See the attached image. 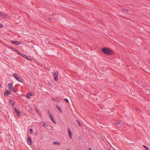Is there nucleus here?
<instances>
[{
  "label": "nucleus",
  "mask_w": 150,
  "mask_h": 150,
  "mask_svg": "<svg viewBox=\"0 0 150 150\" xmlns=\"http://www.w3.org/2000/svg\"><path fill=\"white\" fill-rule=\"evenodd\" d=\"M102 50L103 52L108 55H111L113 53V52L110 49L107 48L106 47H104L103 48Z\"/></svg>",
  "instance_id": "obj_1"
},
{
  "label": "nucleus",
  "mask_w": 150,
  "mask_h": 150,
  "mask_svg": "<svg viewBox=\"0 0 150 150\" xmlns=\"http://www.w3.org/2000/svg\"><path fill=\"white\" fill-rule=\"evenodd\" d=\"M13 76L17 80L21 83H23V79L22 78H20L18 75L16 73H14Z\"/></svg>",
  "instance_id": "obj_2"
},
{
  "label": "nucleus",
  "mask_w": 150,
  "mask_h": 150,
  "mask_svg": "<svg viewBox=\"0 0 150 150\" xmlns=\"http://www.w3.org/2000/svg\"><path fill=\"white\" fill-rule=\"evenodd\" d=\"M52 75L54 77V79L56 81H57L58 80V72L57 71H54L52 73Z\"/></svg>",
  "instance_id": "obj_3"
},
{
  "label": "nucleus",
  "mask_w": 150,
  "mask_h": 150,
  "mask_svg": "<svg viewBox=\"0 0 150 150\" xmlns=\"http://www.w3.org/2000/svg\"><path fill=\"white\" fill-rule=\"evenodd\" d=\"M9 87V89L11 91H13L14 92L16 93V91L14 89L13 84L12 83H9L8 84Z\"/></svg>",
  "instance_id": "obj_4"
},
{
  "label": "nucleus",
  "mask_w": 150,
  "mask_h": 150,
  "mask_svg": "<svg viewBox=\"0 0 150 150\" xmlns=\"http://www.w3.org/2000/svg\"><path fill=\"white\" fill-rule=\"evenodd\" d=\"M48 113H49V116L50 119L54 123L56 124V121L54 120V119L53 118V117H52V115L51 113L50 112V111L48 110Z\"/></svg>",
  "instance_id": "obj_5"
},
{
  "label": "nucleus",
  "mask_w": 150,
  "mask_h": 150,
  "mask_svg": "<svg viewBox=\"0 0 150 150\" xmlns=\"http://www.w3.org/2000/svg\"><path fill=\"white\" fill-rule=\"evenodd\" d=\"M11 42L13 44H15L16 45H19L21 44L20 42H19L17 41L12 40L11 41Z\"/></svg>",
  "instance_id": "obj_6"
},
{
  "label": "nucleus",
  "mask_w": 150,
  "mask_h": 150,
  "mask_svg": "<svg viewBox=\"0 0 150 150\" xmlns=\"http://www.w3.org/2000/svg\"><path fill=\"white\" fill-rule=\"evenodd\" d=\"M14 110L15 112L17 113V116L18 117H19L20 114V112L16 108H14Z\"/></svg>",
  "instance_id": "obj_7"
},
{
  "label": "nucleus",
  "mask_w": 150,
  "mask_h": 150,
  "mask_svg": "<svg viewBox=\"0 0 150 150\" xmlns=\"http://www.w3.org/2000/svg\"><path fill=\"white\" fill-rule=\"evenodd\" d=\"M68 134L69 135V137L71 139L72 138L71 132V131L70 129L69 128H68Z\"/></svg>",
  "instance_id": "obj_8"
},
{
  "label": "nucleus",
  "mask_w": 150,
  "mask_h": 150,
  "mask_svg": "<svg viewBox=\"0 0 150 150\" xmlns=\"http://www.w3.org/2000/svg\"><path fill=\"white\" fill-rule=\"evenodd\" d=\"M10 93V91L9 90H7L4 92V95L5 96H7Z\"/></svg>",
  "instance_id": "obj_9"
},
{
  "label": "nucleus",
  "mask_w": 150,
  "mask_h": 150,
  "mask_svg": "<svg viewBox=\"0 0 150 150\" xmlns=\"http://www.w3.org/2000/svg\"><path fill=\"white\" fill-rule=\"evenodd\" d=\"M32 140L30 139V138L29 137L28 138V143L30 145L32 144Z\"/></svg>",
  "instance_id": "obj_10"
},
{
  "label": "nucleus",
  "mask_w": 150,
  "mask_h": 150,
  "mask_svg": "<svg viewBox=\"0 0 150 150\" xmlns=\"http://www.w3.org/2000/svg\"><path fill=\"white\" fill-rule=\"evenodd\" d=\"M53 143L57 145H60L61 144L60 142L58 141L54 142H53Z\"/></svg>",
  "instance_id": "obj_11"
},
{
  "label": "nucleus",
  "mask_w": 150,
  "mask_h": 150,
  "mask_svg": "<svg viewBox=\"0 0 150 150\" xmlns=\"http://www.w3.org/2000/svg\"><path fill=\"white\" fill-rule=\"evenodd\" d=\"M20 56H22L23 57H24V58H25L26 59H28V56L22 53L21 55H20Z\"/></svg>",
  "instance_id": "obj_12"
},
{
  "label": "nucleus",
  "mask_w": 150,
  "mask_h": 150,
  "mask_svg": "<svg viewBox=\"0 0 150 150\" xmlns=\"http://www.w3.org/2000/svg\"><path fill=\"white\" fill-rule=\"evenodd\" d=\"M32 95L30 93H28L27 96V97L28 98L30 99V96H32Z\"/></svg>",
  "instance_id": "obj_13"
},
{
  "label": "nucleus",
  "mask_w": 150,
  "mask_h": 150,
  "mask_svg": "<svg viewBox=\"0 0 150 150\" xmlns=\"http://www.w3.org/2000/svg\"><path fill=\"white\" fill-rule=\"evenodd\" d=\"M15 52H16V53L17 54L20 55L22 53L19 52L18 50H14Z\"/></svg>",
  "instance_id": "obj_14"
},
{
  "label": "nucleus",
  "mask_w": 150,
  "mask_h": 150,
  "mask_svg": "<svg viewBox=\"0 0 150 150\" xmlns=\"http://www.w3.org/2000/svg\"><path fill=\"white\" fill-rule=\"evenodd\" d=\"M15 52H16V53L17 54L20 55L22 53L19 52L18 50H14Z\"/></svg>",
  "instance_id": "obj_15"
},
{
  "label": "nucleus",
  "mask_w": 150,
  "mask_h": 150,
  "mask_svg": "<svg viewBox=\"0 0 150 150\" xmlns=\"http://www.w3.org/2000/svg\"><path fill=\"white\" fill-rule=\"evenodd\" d=\"M15 52H16V53L17 54L20 55L22 53L19 52L18 50H14Z\"/></svg>",
  "instance_id": "obj_16"
},
{
  "label": "nucleus",
  "mask_w": 150,
  "mask_h": 150,
  "mask_svg": "<svg viewBox=\"0 0 150 150\" xmlns=\"http://www.w3.org/2000/svg\"><path fill=\"white\" fill-rule=\"evenodd\" d=\"M5 16H6L5 14L0 12V17H4Z\"/></svg>",
  "instance_id": "obj_17"
},
{
  "label": "nucleus",
  "mask_w": 150,
  "mask_h": 150,
  "mask_svg": "<svg viewBox=\"0 0 150 150\" xmlns=\"http://www.w3.org/2000/svg\"><path fill=\"white\" fill-rule=\"evenodd\" d=\"M35 110H36V112H37V113L39 115H40V116H41V114H40V112L37 109V108H35Z\"/></svg>",
  "instance_id": "obj_18"
},
{
  "label": "nucleus",
  "mask_w": 150,
  "mask_h": 150,
  "mask_svg": "<svg viewBox=\"0 0 150 150\" xmlns=\"http://www.w3.org/2000/svg\"><path fill=\"white\" fill-rule=\"evenodd\" d=\"M146 93L147 94H150V90L149 89H146Z\"/></svg>",
  "instance_id": "obj_19"
},
{
  "label": "nucleus",
  "mask_w": 150,
  "mask_h": 150,
  "mask_svg": "<svg viewBox=\"0 0 150 150\" xmlns=\"http://www.w3.org/2000/svg\"><path fill=\"white\" fill-rule=\"evenodd\" d=\"M56 107L57 108V109L59 111L61 112H62V111L61 110V109L60 108L59 106L57 105L56 106Z\"/></svg>",
  "instance_id": "obj_20"
},
{
  "label": "nucleus",
  "mask_w": 150,
  "mask_h": 150,
  "mask_svg": "<svg viewBox=\"0 0 150 150\" xmlns=\"http://www.w3.org/2000/svg\"><path fill=\"white\" fill-rule=\"evenodd\" d=\"M76 121L78 123L79 125V126H80L81 125V124L80 123V122L78 120H76Z\"/></svg>",
  "instance_id": "obj_21"
},
{
  "label": "nucleus",
  "mask_w": 150,
  "mask_h": 150,
  "mask_svg": "<svg viewBox=\"0 0 150 150\" xmlns=\"http://www.w3.org/2000/svg\"><path fill=\"white\" fill-rule=\"evenodd\" d=\"M44 127H45L46 129H47L48 128H49V126L48 125H44Z\"/></svg>",
  "instance_id": "obj_22"
},
{
  "label": "nucleus",
  "mask_w": 150,
  "mask_h": 150,
  "mask_svg": "<svg viewBox=\"0 0 150 150\" xmlns=\"http://www.w3.org/2000/svg\"><path fill=\"white\" fill-rule=\"evenodd\" d=\"M40 123L41 124V125L44 126V125H45V123L43 122H40Z\"/></svg>",
  "instance_id": "obj_23"
},
{
  "label": "nucleus",
  "mask_w": 150,
  "mask_h": 150,
  "mask_svg": "<svg viewBox=\"0 0 150 150\" xmlns=\"http://www.w3.org/2000/svg\"><path fill=\"white\" fill-rule=\"evenodd\" d=\"M30 132L31 134H32L33 132V130L32 129H31L30 130Z\"/></svg>",
  "instance_id": "obj_24"
},
{
  "label": "nucleus",
  "mask_w": 150,
  "mask_h": 150,
  "mask_svg": "<svg viewBox=\"0 0 150 150\" xmlns=\"http://www.w3.org/2000/svg\"><path fill=\"white\" fill-rule=\"evenodd\" d=\"M143 146L147 150H148L149 149V148H148V147L147 146H145V145H143Z\"/></svg>",
  "instance_id": "obj_25"
},
{
  "label": "nucleus",
  "mask_w": 150,
  "mask_h": 150,
  "mask_svg": "<svg viewBox=\"0 0 150 150\" xmlns=\"http://www.w3.org/2000/svg\"><path fill=\"white\" fill-rule=\"evenodd\" d=\"M11 49H12V50L13 51H14L15 52V50H17L16 49H14V48L13 47H11Z\"/></svg>",
  "instance_id": "obj_26"
},
{
  "label": "nucleus",
  "mask_w": 150,
  "mask_h": 150,
  "mask_svg": "<svg viewBox=\"0 0 150 150\" xmlns=\"http://www.w3.org/2000/svg\"><path fill=\"white\" fill-rule=\"evenodd\" d=\"M64 99H65V100L66 102H67V103H69V100H68V99H67V98H65Z\"/></svg>",
  "instance_id": "obj_27"
},
{
  "label": "nucleus",
  "mask_w": 150,
  "mask_h": 150,
  "mask_svg": "<svg viewBox=\"0 0 150 150\" xmlns=\"http://www.w3.org/2000/svg\"><path fill=\"white\" fill-rule=\"evenodd\" d=\"M119 123H120V122H119V121H116L115 123L116 125H118L119 124Z\"/></svg>",
  "instance_id": "obj_28"
},
{
  "label": "nucleus",
  "mask_w": 150,
  "mask_h": 150,
  "mask_svg": "<svg viewBox=\"0 0 150 150\" xmlns=\"http://www.w3.org/2000/svg\"><path fill=\"white\" fill-rule=\"evenodd\" d=\"M2 25L1 23H0V28H2Z\"/></svg>",
  "instance_id": "obj_29"
},
{
  "label": "nucleus",
  "mask_w": 150,
  "mask_h": 150,
  "mask_svg": "<svg viewBox=\"0 0 150 150\" xmlns=\"http://www.w3.org/2000/svg\"><path fill=\"white\" fill-rule=\"evenodd\" d=\"M14 104H15V103H12V106L14 105Z\"/></svg>",
  "instance_id": "obj_30"
},
{
  "label": "nucleus",
  "mask_w": 150,
  "mask_h": 150,
  "mask_svg": "<svg viewBox=\"0 0 150 150\" xmlns=\"http://www.w3.org/2000/svg\"><path fill=\"white\" fill-rule=\"evenodd\" d=\"M28 59L30 60V57H28Z\"/></svg>",
  "instance_id": "obj_31"
},
{
  "label": "nucleus",
  "mask_w": 150,
  "mask_h": 150,
  "mask_svg": "<svg viewBox=\"0 0 150 150\" xmlns=\"http://www.w3.org/2000/svg\"><path fill=\"white\" fill-rule=\"evenodd\" d=\"M89 150H91V148H89Z\"/></svg>",
  "instance_id": "obj_32"
},
{
  "label": "nucleus",
  "mask_w": 150,
  "mask_h": 150,
  "mask_svg": "<svg viewBox=\"0 0 150 150\" xmlns=\"http://www.w3.org/2000/svg\"><path fill=\"white\" fill-rule=\"evenodd\" d=\"M66 150H70V149H67Z\"/></svg>",
  "instance_id": "obj_33"
},
{
  "label": "nucleus",
  "mask_w": 150,
  "mask_h": 150,
  "mask_svg": "<svg viewBox=\"0 0 150 150\" xmlns=\"http://www.w3.org/2000/svg\"><path fill=\"white\" fill-rule=\"evenodd\" d=\"M0 86L1 87H2L1 85L0 84Z\"/></svg>",
  "instance_id": "obj_34"
},
{
  "label": "nucleus",
  "mask_w": 150,
  "mask_h": 150,
  "mask_svg": "<svg viewBox=\"0 0 150 150\" xmlns=\"http://www.w3.org/2000/svg\"><path fill=\"white\" fill-rule=\"evenodd\" d=\"M138 110H139V109H138L137 110V111H138Z\"/></svg>",
  "instance_id": "obj_35"
},
{
  "label": "nucleus",
  "mask_w": 150,
  "mask_h": 150,
  "mask_svg": "<svg viewBox=\"0 0 150 150\" xmlns=\"http://www.w3.org/2000/svg\"><path fill=\"white\" fill-rule=\"evenodd\" d=\"M11 100H10V102L11 103Z\"/></svg>",
  "instance_id": "obj_36"
},
{
  "label": "nucleus",
  "mask_w": 150,
  "mask_h": 150,
  "mask_svg": "<svg viewBox=\"0 0 150 150\" xmlns=\"http://www.w3.org/2000/svg\"><path fill=\"white\" fill-rule=\"evenodd\" d=\"M50 18L49 19V20H50Z\"/></svg>",
  "instance_id": "obj_37"
}]
</instances>
